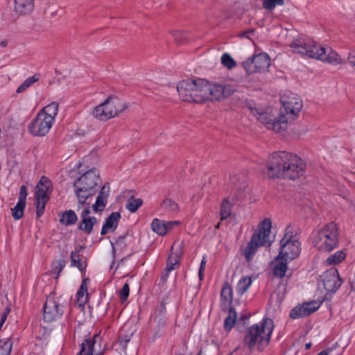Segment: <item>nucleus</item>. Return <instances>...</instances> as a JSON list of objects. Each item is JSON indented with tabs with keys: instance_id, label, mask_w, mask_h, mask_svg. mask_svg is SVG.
Here are the masks:
<instances>
[{
	"instance_id": "37",
	"label": "nucleus",
	"mask_w": 355,
	"mask_h": 355,
	"mask_svg": "<svg viewBox=\"0 0 355 355\" xmlns=\"http://www.w3.org/2000/svg\"><path fill=\"white\" fill-rule=\"evenodd\" d=\"M12 342L10 338L0 340V355H10Z\"/></svg>"
},
{
	"instance_id": "34",
	"label": "nucleus",
	"mask_w": 355,
	"mask_h": 355,
	"mask_svg": "<svg viewBox=\"0 0 355 355\" xmlns=\"http://www.w3.org/2000/svg\"><path fill=\"white\" fill-rule=\"evenodd\" d=\"M252 284V279L250 277H244L239 282L236 286L238 293L243 295L245 293Z\"/></svg>"
},
{
	"instance_id": "54",
	"label": "nucleus",
	"mask_w": 355,
	"mask_h": 355,
	"mask_svg": "<svg viewBox=\"0 0 355 355\" xmlns=\"http://www.w3.org/2000/svg\"><path fill=\"white\" fill-rule=\"evenodd\" d=\"M87 280H89V279H87V278H85L83 280L81 285L80 286V288H81V290L87 291Z\"/></svg>"
},
{
	"instance_id": "13",
	"label": "nucleus",
	"mask_w": 355,
	"mask_h": 355,
	"mask_svg": "<svg viewBox=\"0 0 355 355\" xmlns=\"http://www.w3.org/2000/svg\"><path fill=\"white\" fill-rule=\"evenodd\" d=\"M282 107L280 110V115L284 119L293 120L302 107V101L296 94H284L281 96Z\"/></svg>"
},
{
	"instance_id": "32",
	"label": "nucleus",
	"mask_w": 355,
	"mask_h": 355,
	"mask_svg": "<svg viewBox=\"0 0 355 355\" xmlns=\"http://www.w3.org/2000/svg\"><path fill=\"white\" fill-rule=\"evenodd\" d=\"M161 208L169 213H175L179 209L178 205L170 198L164 199L161 203Z\"/></svg>"
},
{
	"instance_id": "17",
	"label": "nucleus",
	"mask_w": 355,
	"mask_h": 355,
	"mask_svg": "<svg viewBox=\"0 0 355 355\" xmlns=\"http://www.w3.org/2000/svg\"><path fill=\"white\" fill-rule=\"evenodd\" d=\"M319 307L320 304L315 301L306 302L292 309L290 311V317L292 319L306 317L317 311Z\"/></svg>"
},
{
	"instance_id": "49",
	"label": "nucleus",
	"mask_w": 355,
	"mask_h": 355,
	"mask_svg": "<svg viewBox=\"0 0 355 355\" xmlns=\"http://www.w3.org/2000/svg\"><path fill=\"white\" fill-rule=\"evenodd\" d=\"M176 266H177L175 265L173 262H171V261H170L169 260L167 259L166 267V274H165V275L162 276V279L163 281H165L166 279V278H167L168 272H170L171 271L174 270Z\"/></svg>"
},
{
	"instance_id": "62",
	"label": "nucleus",
	"mask_w": 355,
	"mask_h": 355,
	"mask_svg": "<svg viewBox=\"0 0 355 355\" xmlns=\"http://www.w3.org/2000/svg\"><path fill=\"white\" fill-rule=\"evenodd\" d=\"M231 180H232V183L235 184L236 183V177H233Z\"/></svg>"
},
{
	"instance_id": "41",
	"label": "nucleus",
	"mask_w": 355,
	"mask_h": 355,
	"mask_svg": "<svg viewBox=\"0 0 355 355\" xmlns=\"http://www.w3.org/2000/svg\"><path fill=\"white\" fill-rule=\"evenodd\" d=\"M172 35L179 44H182L187 42V33L183 31H174Z\"/></svg>"
},
{
	"instance_id": "27",
	"label": "nucleus",
	"mask_w": 355,
	"mask_h": 355,
	"mask_svg": "<svg viewBox=\"0 0 355 355\" xmlns=\"http://www.w3.org/2000/svg\"><path fill=\"white\" fill-rule=\"evenodd\" d=\"M78 220V216L74 211L67 210L62 213L60 222L65 225H71L75 224Z\"/></svg>"
},
{
	"instance_id": "19",
	"label": "nucleus",
	"mask_w": 355,
	"mask_h": 355,
	"mask_svg": "<svg viewBox=\"0 0 355 355\" xmlns=\"http://www.w3.org/2000/svg\"><path fill=\"white\" fill-rule=\"evenodd\" d=\"M195 80H184L177 85V91L180 98L187 102L191 103L194 95Z\"/></svg>"
},
{
	"instance_id": "60",
	"label": "nucleus",
	"mask_w": 355,
	"mask_h": 355,
	"mask_svg": "<svg viewBox=\"0 0 355 355\" xmlns=\"http://www.w3.org/2000/svg\"><path fill=\"white\" fill-rule=\"evenodd\" d=\"M311 347V343H306V344L305 345V349H310V347Z\"/></svg>"
},
{
	"instance_id": "1",
	"label": "nucleus",
	"mask_w": 355,
	"mask_h": 355,
	"mask_svg": "<svg viewBox=\"0 0 355 355\" xmlns=\"http://www.w3.org/2000/svg\"><path fill=\"white\" fill-rule=\"evenodd\" d=\"M304 168L302 159L286 151L273 153L267 160L268 174L272 178L295 180L302 175Z\"/></svg>"
},
{
	"instance_id": "52",
	"label": "nucleus",
	"mask_w": 355,
	"mask_h": 355,
	"mask_svg": "<svg viewBox=\"0 0 355 355\" xmlns=\"http://www.w3.org/2000/svg\"><path fill=\"white\" fill-rule=\"evenodd\" d=\"M348 60L350 64L355 66V50L352 51L348 56Z\"/></svg>"
},
{
	"instance_id": "21",
	"label": "nucleus",
	"mask_w": 355,
	"mask_h": 355,
	"mask_svg": "<svg viewBox=\"0 0 355 355\" xmlns=\"http://www.w3.org/2000/svg\"><path fill=\"white\" fill-rule=\"evenodd\" d=\"M15 10L19 15H26L30 13L33 8V3L24 0H14Z\"/></svg>"
},
{
	"instance_id": "45",
	"label": "nucleus",
	"mask_w": 355,
	"mask_h": 355,
	"mask_svg": "<svg viewBox=\"0 0 355 355\" xmlns=\"http://www.w3.org/2000/svg\"><path fill=\"white\" fill-rule=\"evenodd\" d=\"M65 266V261L64 260H59L56 263H54V266L52 270V272L53 274L56 275V278L58 277L60 273L63 270L64 267Z\"/></svg>"
},
{
	"instance_id": "14",
	"label": "nucleus",
	"mask_w": 355,
	"mask_h": 355,
	"mask_svg": "<svg viewBox=\"0 0 355 355\" xmlns=\"http://www.w3.org/2000/svg\"><path fill=\"white\" fill-rule=\"evenodd\" d=\"M320 278L324 288L328 293H335L343 283L338 270L334 267L326 270Z\"/></svg>"
},
{
	"instance_id": "33",
	"label": "nucleus",
	"mask_w": 355,
	"mask_h": 355,
	"mask_svg": "<svg viewBox=\"0 0 355 355\" xmlns=\"http://www.w3.org/2000/svg\"><path fill=\"white\" fill-rule=\"evenodd\" d=\"M26 202L19 200L17 205L12 209V215L15 220H19L23 217Z\"/></svg>"
},
{
	"instance_id": "12",
	"label": "nucleus",
	"mask_w": 355,
	"mask_h": 355,
	"mask_svg": "<svg viewBox=\"0 0 355 355\" xmlns=\"http://www.w3.org/2000/svg\"><path fill=\"white\" fill-rule=\"evenodd\" d=\"M52 191V184L49 178L43 175L38 182L35 192L37 207V217L40 218L44 212L45 206Z\"/></svg>"
},
{
	"instance_id": "56",
	"label": "nucleus",
	"mask_w": 355,
	"mask_h": 355,
	"mask_svg": "<svg viewBox=\"0 0 355 355\" xmlns=\"http://www.w3.org/2000/svg\"><path fill=\"white\" fill-rule=\"evenodd\" d=\"M205 264H206V259H205V257H203L201 261L200 268H199V269H201V271L205 270Z\"/></svg>"
},
{
	"instance_id": "25",
	"label": "nucleus",
	"mask_w": 355,
	"mask_h": 355,
	"mask_svg": "<svg viewBox=\"0 0 355 355\" xmlns=\"http://www.w3.org/2000/svg\"><path fill=\"white\" fill-rule=\"evenodd\" d=\"M83 249V247L79 245L76 248L74 251L71 252V266L77 267L81 272L85 268L83 263L81 262L80 259V252Z\"/></svg>"
},
{
	"instance_id": "46",
	"label": "nucleus",
	"mask_w": 355,
	"mask_h": 355,
	"mask_svg": "<svg viewBox=\"0 0 355 355\" xmlns=\"http://www.w3.org/2000/svg\"><path fill=\"white\" fill-rule=\"evenodd\" d=\"M130 293V287L128 283H125L119 292L120 299L122 302L127 300Z\"/></svg>"
},
{
	"instance_id": "7",
	"label": "nucleus",
	"mask_w": 355,
	"mask_h": 355,
	"mask_svg": "<svg viewBox=\"0 0 355 355\" xmlns=\"http://www.w3.org/2000/svg\"><path fill=\"white\" fill-rule=\"evenodd\" d=\"M271 229V220L264 219L259 226V232H254L250 241L244 250V256L247 261H250L259 246H270L272 241L269 240Z\"/></svg>"
},
{
	"instance_id": "63",
	"label": "nucleus",
	"mask_w": 355,
	"mask_h": 355,
	"mask_svg": "<svg viewBox=\"0 0 355 355\" xmlns=\"http://www.w3.org/2000/svg\"><path fill=\"white\" fill-rule=\"evenodd\" d=\"M219 226H220V223H218V224L216 225V228H219Z\"/></svg>"
},
{
	"instance_id": "47",
	"label": "nucleus",
	"mask_w": 355,
	"mask_h": 355,
	"mask_svg": "<svg viewBox=\"0 0 355 355\" xmlns=\"http://www.w3.org/2000/svg\"><path fill=\"white\" fill-rule=\"evenodd\" d=\"M132 334H121L119 337V343L123 347L125 348V346H126V344L127 343H128L130 340V338L132 336Z\"/></svg>"
},
{
	"instance_id": "11",
	"label": "nucleus",
	"mask_w": 355,
	"mask_h": 355,
	"mask_svg": "<svg viewBox=\"0 0 355 355\" xmlns=\"http://www.w3.org/2000/svg\"><path fill=\"white\" fill-rule=\"evenodd\" d=\"M293 232L289 226L286 229L284 236L280 241L281 246L277 259L293 260L300 255V243L297 239H293Z\"/></svg>"
},
{
	"instance_id": "28",
	"label": "nucleus",
	"mask_w": 355,
	"mask_h": 355,
	"mask_svg": "<svg viewBox=\"0 0 355 355\" xmlns=\"http://www.w3.org/2000/svg\"><path fill=\"white\" fill-rule=\"evenodd\" d=\"M236 320V313L233 307H230L228 309V315L224 322V328L226 331H230Z\"/></svg>"
},
{
	"instance_id": "20",
	"label": "nucleus",
	"mask_w": 355,
	"mask_h": 355,
	"mask_svg": "<svg viewBox=\"0 0 355 355\" xmlns=\"http://www.w3.org/2000/svg\"><path fill=\"white\" fill-rule=\"evenodd\" d=\"M252 58L258 72L263 71L270 64V58L266 53H259Z\"/></svg>"
},
{
	"instance_id": "6",
	"label": "nucleus",
	"mask_w": 355,
	"mask_h": 355,
	"mask_svg": "<svg viewBox=\"0 0 355 355\" xmlns=\"http://www.w3.org/2000/svg\"><path fill=\"white\" fill-rule=\"evenodd\" d=\"M338 228L334 222L326 225L313 236V245L320 250L329 252L338 243Z\"/></svg>"
},
{
	"instance_id": "30",
	"label": "nucleus",
	"mask_w": 355,
	"mask_h": 355,
	"mask_svg": "<svg viewBox=\"0 0 355 355\" xmlns=\"http://www.w3.org/2000/svg\"><path fill=\"white\" fill-rule=\"evenodd\" d=\"M151 228L153 232L160 236H164L166 234V226L164 220L155 218L151 223Z\"/></svg>"
},
{
	"instance_id": "44",
	"label": "nucleus",
	"mask_w": 355,
	"mask_h": 355,
	"mask_svg": "<svg viewBox=\"0 0 355 355\" xmlns=\"http://www.w3.org/2000/svg\"><path fill=\"white\" fill-rule=\"evenodd\" d=\"M107 200L101 198H96L95 203L92 205L93 210L95 212L103 211L106 206Z\"/></svg>"
},
{
	"instance_id": "31",
	"label": "nucleus",
	"mask_w": 355,
	"mask_h": 355,
	"mask_svg": "<svg viewBox=\"0 0 355 355\" xmlns=\"http://www.w3.org/2000/svg\"><path fill=\"white\" fill-rule=\"evenodd\" d=\"M232 207V203L229 202L227 198L223 200L220 211L221 220L227 219L231 215Z\"/></svg>"
},
{
	"instance_id": "18",
	"label": "nucleus",
	"mask_w": 355,
	"mask_h": 355,
	"mask_svg": "<svg viewBox=\"0 0 355 355\" xmlns=\"http://www.w3.org/2000/svg\"><path fill=\"white\" fill-rule=\"evenodd\" d=\"M82 208L83 209L80 214L82 220L78 225V229L89 234L92 232L94 225L97 223V219L94 216H88L91 212V205H83Z\"/></svg>"
},
{
	"instance_id": "36",
	"label": "nucleus",
	"mask_w": 355,
	"mask_h": 355,
	"mask_svg": "<svg viewBox=\"0 0 355 355\" xmlns=\"http://www.w3.org/2000/svg\"><path fill=\"white\" fill-rule=\"evenodd\" d=\"M143 204L141 198L131 197L128 199L125 205L126 208L132 213L135 212Z\"/></svg>"
},
{
	"instance_id": "2",
	"label": "nucleus",
	"mask_w": 355,
	"mask_h": 355,
	"mask_svg": "<svg viewBox=\"0 0 355 355\" xmlns=\"http://www.w3.org/2000/svg\"><path fill=\"white\" fill-rule=\"evenodd\" d=\"M236 91L230 84L209 82L205 79L195 80L193 100L191 103H203L207 101H219L230 96Z\"/></svg>"
},
{
	"instance_id": "15",
	"label": "nucleus",
	"mask_w": 355,
	"mask_h": 355,
	"mask_svg": "<svg viewBox=\"0 0 355 355\" xmlns=\"http://www.w3.org/2000/svg\"><path fill=\"white\" fill-rule=\"evenodd\" d=\"M53 123L51 119H47L43 113H38L35 120L30 124L29 131L35 136L42 137L49 132Z\"/></svg>"
},
{
	"instance_id": "64",
	"label": "nucleus",
	"mask_w": 355,
	"mask_h": 355,
	"mask_svg": "<svg viewBox=\"0 0 355 355\" xmlns=\"http://www.w3.org/2000/svg\"><path fill=\"white\" fill-rule=\"evenodd\" d=\"M242 318H248V316H243V317H242Z\"/></svg>"
},
{
	"instance_id": "53",
	"label": "nucleus",
	"mask_w": 355,
	"mask_h": 355,
	"mask_svg": "<svg viewBox=\"0 0 355 355\" xmlns=\"http://www.w3.org/2000/svg\"><path fill=\"white\" fill-rule=\"evenodd\" d=\"M178 224H179L178 221H169V222L165 221V225L166 226V232L168 230H171L175 225H178Z\"/></svg>"
},
{
	"instance_id": "8",
	"label": "nucleus",
	"mask_w": 355,
	"mask_h": 355,
	"mask_svg": "<svg viewBox=\"0 0 355 355\" xmlns=\"http://www.w3.org/2000/svg\"><path fill=\"white\" fill-rule=\"evenodd\" d=\"M128 105L117 97L110 96L105 101L97 105L92 112L94 118L100 121H107L118 116Z\"/></svg>"
},
{
	"instance_id": "29",
	"label": "nucleus",
	"mask_w": 355,
	"mask_h": 355,
	"mask_svg": "<svg viewBox=\"0 0 355 355\" xmlns=\"http://www.w3.org/2000/svg\"><path fill=\"white\" fill-rule=\"evenodd\" d=\"M40 75L39 73H35L34 76L28 78L26 79L23 83L18 87L16 90V92L19 94L25 90H26L28 87L32 86L35 83L37 82L40 79Z\"/></svg>"
},
{
	"instance_id": "5",
	"label": "nucleus",
	"mask_w": 355,
	"mask_h": 355,
	"mask_svg": "<svg viewBox=\"0 0 355 355\" xmlns=\"http://www.w3.org/2000/svg\"><path fill=\"white\" fill-rule=\"evenodd\" d=\"M273 327V321L270 318L263 319L260 324H253L246 332L244 345L250 350L257 345L262 350L269 343Z\"/></svg>"
},
{
	"instance_id": "48",
	"label": "nucleus",
	"mask_w": 355,
	"mask_h": 355,
	"mask_svg": "<svg viewBox=\"0 0 355 355\" xmlns=\"http://www.w3.org/2000/svg\"><path fill=\"white\" fill-rule=\"evenodd\" d=\"M109 191H110V187L107 185H104L100 192L98 193L97 197L101 198L103 199H105V200H107L108 196H109Z\"/></svg>"
},
{
	"instance_id": "61",
	"label": "nucleus",
	"mask_w": 355,
	"mask_h": 355,
	"mask_svg": "<svg viewBox=\"0 0 355 355\" xmlns=\"http://www.w3.org/2000/svg\"><path fill=\"white\" fill-rule=\"evenodd\" d=\"M126 259V257H124L123 259H121L119 261V263H118V267L121 264L123 263V261Z\"/></svg>"
},
{
	"instance_id": "35",
	"label": "nucleus",
	"mask_w": 355,
	"mask_h": 355,
	"mask_svg": "<svg viewBox=\"0 0 355 355\" xmlns=\"http://www.w3.org/2000/svg\"><path fill=\"white\" fill-rule=\"evenodd\" d=\"M121 218V214L119 212H112L108 218H106L105 224L110 229L115 230L118 222Z\"/></svg>"
},
{
	"instance_id": "59",
	"label": "nucleus",
	"mask_w": 355,
	"mask_h": 355,
	"mask_svg": "<svg viewBox=\"0 0 355 355\" xmlns=\"http://www.w3.org/2000/svg\"><path fill=\"white\" fill-rule=\"evenodd\" d=\"M317 355H328V352L325 350H323V351L320 352L319 354H318Z\"/></svg>"
},
{
	"instance_id": "42",
	"label": "nucleus",
	"mask_w": 355,
	"mask_h": 355,
	"mask_svg": "<svg viewBox=\"0 0 355 355\" xmlns=\"http://www.w3.org/2000/svg\"><path fill=\"white\" fill-rule=\"evenodd\" d=\"M221 63L230 69L234 68L236 66V62L228 53H224L222 55Z\"/></svg>"
},
{
	"instance_id": "51",
	"label": "nucleus",
	"mask_w": 355,
	"mask_h": 355,
	"mask_svg": "<svg viewBox=\"0 0 355 355\" xmlns=\"http://www.w3.org/2000/svg\"><path fill=\"white\" fill-rule=\"evenodd\" d=\"M27 195H28V193H27L26 186H24V185L21 186L20 191H19V200L26 202Z\"/></svg>"
},
{
	"instance_id": "4",
	"label": "nucleus",
	"mask_w": 355,
	"mask_h": 355,
	"mask_svg": "<svg viewBox=\"0 0 355 355\" xmlns=\"http://www.w3.org/2000/svg\"><path fill=\"white\" fill-rule=\"evenodd\" d=\"M100 181L98 171L93 168L83 174L73 184L74 193L77 198V207L91 205L94 196L97 192L96 187Z\"/></svg>"
},
{
	"instance_id": "40",
	"label": "nucleus",
	"mask_w": 355,
	"mask_h": 355,
	"mask_svg": "<svg viewBox=\"0 0 355 355\" xmlns=\"http://www.w3.org/2000/svg\"><path fill=\"white\" fill-rule=\"evenodd\" d=\"M242 65L246 73L248 74L258 72L257 67H255L253 58H250L247 60L244 61L242 63Z\"/></svg>"
},
{
	"instance_id": "3",
	"label": "nucleus",
	"mask_w": 355,
	"mask_h": 355,
	"mask_svg": "<svg viewBox=\"0 0 355 355\" xmlns=\"http://www.w3.org/2000/svg\"><path fill=\"white\" fill-rule=\"evenodd\" d=\"M291 47L302 56L320 60L331 64L341 62V57L330 47H324L315 41L295 40Z\"/></svg>"
},
{
	"instance_id": "26",
	"label": "nucleus",
	"mask_w": 355,
	"mask_h": 355,
	"mask_svg": "<svg viewBox=\"0 0 355 355\" xmlns=\"http://www.w3.org/2000/svg\"><path fill=\"white\" fill-rule=\"evenodd\" d=\"M182 252L180 250V244L174 243L171 248V254L168 257V260L173 262L175 265L179 266Z\"/></svg>"
},
{
	"instance_id": "39",
	"label": "nucleus",
	"mask_w": 355,
	"mask_h": 355,
	"mask_svg": "<svg viewBox=\"0 0 355 355\" xmlns=\"http://www.w3.org/2000/svg\"><path fill=\"white\" fill-rule=\"evenodd\" d=\"M345 258V253L343 251H338L335 254L329 257L326 262L329 264H337L341 262Z\"/></svg>"
},
{
	"instance_id": "16",
	"label": "nucleus",
	"mask_w": 355,
	"mask_h": 355,
	"mask_svg": "<svg viewBox=\"0 0 355 355\" xmlns=\"http://www.w3.org/2000/svg\"><path fill=\"white\" fill-rule=\"evenodd\" d=\"M101 343L102 338L99 334H95L92 340L85 339L77 355H101Z\"/></svg>"
},
{
	"instance_id": "38",
	"label": "nucleus",
	"mask_w": 355,
	"mask_h": 355,
	"mask_svg": "<svg viewBox=\"0 0 355 355\" xmlns=\"http://www.w3.org/2000/svg\"><path fill=\"white\" fill-rule=\"evenodd\" d=\"M287 270L286 261L282 260L279 262L273 268V274L275 277H283Z\"/></svg>"
},
{
	"instance_id": "55",
	"label": "nucleus",
	"mask_w": 355,
	"mask_h": 355,
	"mask_svg": "<svg viewBox=\"0 0 355 355\" xmlns=\"http://www.w3.org/2000/svg\"><path fill=\"white\" fill-rule=\"evenodd\" d=\"M108 230L110 229L105 224H104L101 230V235H105L107 232Z\"/></svg>"
},
{
	"instance_id": "23",
	"label": "nucleus",
	"mask_w": 355,
	"mask_h": 355,
	"mask_svg": "<svg viewBox=\"0 0 355 355\" xmlns=\"http://www.w3.org/2000/svg\"><path fill=\"white\" fill-rule=\"evenodd\" d=\"M112 252L114 254L116 251L122 253L128 246V234L120 236L117 238L115 243H111Z\"/></svg>"
},
{
	"instance_id": "58",
	"label": "nucleus",
	"mask_w": 355,
	"mask_h": 355,
	"mask_svg": "<svg viewBox=\"0 0 355 355\" xmlns=\"http://www.w3.org/2000/svg\"><path fill=\"white\" fill-rule=\"evenodd\" d=\"M7 45H8V41L7 40H3V41H1L0 42V46L1 47H6Z\"/></svg>"
},
{
	"instance_id": "24",
	"label": "nucleus",
	"mask_w": 355,
	"mask_h": 355,
	"mask_svg": "<svg viewBox=\"0 0 355 355\" xmlns=\"http://www.w3.org/2000/svg\"><path fill=\"white\" fill-rule=\"evenodd\" d=\"M58 103L56 102H53L44 107L41 111H40L39 113H43L47 119L50 118L51 119V121L54 122L55 117L58 112Z\"/></svg>"
},
{
	"instance_id": "22",
	"label": "nucleus",
	"mask_w": 355,
	"mask_h": 355,
	"mask_svg": "<svg viewBox=\"0 0 355 355\" xmlns=\"http://www.w3.org/2000/svg\"><path fill=\"white\" fill-rule=\"evenodd\" d=\"M220 297L223 309L225 310L232 301V290L228 284H225L221 291Z\"/></svg>"
},
{
	"instance_id": "50",
	"label": "nucleus",
	"mask_w": 355,
	"mask_h": 355,
	"mask_svg": "<svg viewBox=\"0 0 355 355\" xmlns=\"http://www.w3.org/2000/svg\"><path fill=\"white\" fill-rule=\"evenodd\" d=\"M87 291L81 290V288H79L77 295H78V302L81 304H84L86 302V297H85V295L87 294Z\"/></svg>"
},
{
	"instance_id": "10",
	"label": "nucleus",
	"mask_w": 355,
	"mask_h": 355,
	"mask_svg": "<svg viewBox=\"0 0 355 355\" xmlns=\"http://www.w3.org/2000/svg\"><path fill=\"white\" fill-rule=\"evenodd\" d=\"M68 303L69 300L62 295L55 297V295H49L43 308L44 320L51 322L60 318L64 313V308Z\"/></svg>"
},
{
	"instance_id": "9",
	"label": "nucleus",
	"mask_w": 355,
	"mask_h": 355,
	"mask_svg": "<svg viewBox=\"0 0 355 355\" xmlns=\"http://www.w3.org/2000/svg\"><path fill=\"white\" fill-rule=\"evenodd\" d=\"M248 107L257 119L268 129L280 132L286 128L288 119L282 117L280 114L277 119L270 112H265L262 107H257L254 103H249Z\"/></svg>"
},
{
	"instance_id": "43",
	"label": "nucleus",
	"mask_w": 355,
	"mask_h": 355,
	"mask_svg": "<svg viewBox=\"0 0 355 355\" xmlns=\"http://www.w3.org/2000/svg\"><path fill=\"white\" fill-rule=\"evenodd\" d=\"M284 0H264L263 6L266 10H272L276 6H282L284 5Z\"/></svg>"
},
{
	"instance_id": "57",
	"label": "nucleus",
	"mask_w": 355,
	"mask_h": 355,
	"mask_svg": "<svg viewBox=\"0 0 355 355\" xmlns=\"http://www.w3.org/2000/svg\"><path fill=\"white\" fill-rule=\"evenodd\" d=\"M204 271L205 270H202L201 271V269H199V271H198V276H199V279L200 281H202L203 279V277H204Z\"/></svg>"
}]
</instances>
